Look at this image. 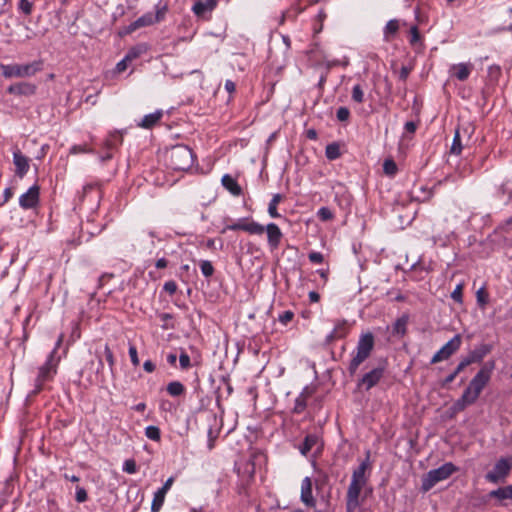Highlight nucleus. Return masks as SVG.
Here are the masks:
<instances>
[{"label": "nucleus", "mask_w": 512, "mask_h": 512, "mask_svg": "<svg viewBox=\"0 0 512 512\" xmlns=\"http://www.w3.org/2000/svg\"><path fill=\"white\" fill-rule=\"evenodd\" d=\"M495 369V361L490 360L487 361L481 369L477 372V374L471 379L466 389L463 391L462 396L457 399L451 410L454 413L462 412L466 409V407L474 404L479 398L482 390L489 383L491 374Z\"/></svg>", "instance_id": "nucleus-1"}, {"label": "nucleus", "mask_w": 512, "mask_h": 512, "mask_svg": "<svg viewBox=\"0 0 512 512\" xmlns=\"http://www.w3.org/2000/svg\"><path fill=\"white\" fill-rule=\"evenodd\" d=\"M371 468L370 451H366V457L353 471L351 482L346 493V512H355L360 506V493L368 482L366 471Z\"/></svg>", "instance_id": "nucleus-2"}, {"label": "nucleus", "mask_w": 512, "mask_h": 512, "mask_svg": "<svg viewBox=\"0 0 512 512\" xmlns=\"http://www.w3.org/2000/svg\"><path fill=\"white\" fill-rule=\"evenodd\" d=\"M165 162L174 171H187L194 162L193 152L186 145H175L165 152Z\"/></svg>", "instance_id": "nucleus-3"}, {"label": "nucleus", "mask_w": 512, "mask_h": 512, "mask_svg": "<svg viewBox=\"0 0 512 512\" xmlns=\"http://www.w3.org/2000/svg\"><path fill=\"white\" fill-rule=\"evenodd\" d=\"M374 345L375 339L371 332L364 333L359 337L356 353L353 355L347 367L350 376H354L359 366L371 356Z\"/></svg>", "instance_id": "nucleus-4"}, {"label": "nucleus", "mask_w": 512, "mask_h": 512, "mask_svg": "<svg viewBox=\"0 0 512 512\" xmlns=\"http://www.w3.org/2000/svg\"><path fill=\"white\" fill-rule=\"evenodd\" d=\"M458 468L451 462H447L437 469L430 470L422 477L421 491L428 492L437 483L448 479Z\"/></svg>", "instance_id": "nucleus-5"}, {"label": "nucleus", "mask_w": 512, "mask_h": 512, "mask_svg": "<svg viewBox=\"0 0 512 512\" xmlns=\"http://www.w3.org/2000/svg\"><path fill=\"white\" fill-rule=\"evenodd\" d=\"M0 69L5 78L31 77L43 69V61L36 60L28 64H0Z\"/></svg>", "instance_id": "nucleus-6"}, {"label": "nucleus", "mask_w": 512, "mask_h": 512, "mask_svg": "<svg viewBox=\"0 0 512 512\" xmlns=\"http://www.w3.org/2000/svg\"><path fill=\"white\" fill-rule=\"evenodd\" d=\"M58 360L55 358V350H53L46 362L38 368V374L35 378V388L31 392L32 395H37L42 391L45 382L53 379L57 372Z\"/></svg>", "instance_id": "nucleus-7"}, {"label": "nucleus", "mask_w": 512, "mask_h": 512, "mask_svg": "<svg viewBox=\"0 0 512 512\" xmlns=\"http://www.w3.org/2000/svg\"><path fill=\"white\" fill-rule=\"evenodd\" d=\"M165 10H166L165 7H163V8L157 7V10H156L155 14H153L151 12L144 14L143 16L139 17L134 22L130 23L125 28V32L127 34H130V33L134 32L135 30H137L139 28L150 26V25H152V24H154L156 22H159L160 20L163 19L164 14H165Z\"/></svg>", "instance_id": "nucleus-8"}, {"label": "nucleus", "mask_w": 512, "mask_h": 512, "mask_svg": "<svg viewBox=\"0 0 512 512\" xmlns=\"http://www.w3.org/2000/svg\"><path fill=\"white\" fill-rule=\"evenodd\" d=\"M512 469V463L508 458H500L493 469L485 475V479L491 483L497 484L503 482Z\"/></svg>", "instance_id": "nucleus-9"}, {"label": "nucleus", "mask_w": 512, "mask_h": 512, "mask_svg": "<svg viewBox=\"0 0 512 512\" xmlns=\"http://www.w3.org/2000/svg\"><path fill=\"white\" fill-rule=\"evenodd\" d=\"M462 344V337L460 334H456L451 340H449L440 350H438L432 357L430 363L436 364L438 362L449 359L454 353H456Z\"/></svg>", "instance_id": "nucleus-10"}, {"label": "nucleus", "mask_w": 512, "mask_h": 512, "mask_svg": "<svg viewBox=\"0 0 512 512\" xmlns=\"http://www.w3.org/2000/svg\"><path fill=\"white\" fill-rule=\"evenodd\" d=\"M384 373L385 367L382 365L371 369L370 371L363 374L361 378L358 379L357 388L369 391L380 382V380L384 376Z\"/></svg>", "instance_id": "nucleus-11"}, {"label": "nucleus", "mask_w": 512, "mask_h": 512, "mask_svg": "<svg viewBox=\"0 0 512 512\" xmlns=\"http://www.w3.org/2000/svg\"><path fill=\"white\" fill-rule=\"evenodd\" d=\"M226 230H242L252 235H262L264 233V226L251 220L249 221L247 218L241 219L238 222L227 225L223 230L224 233Z\"/></svg>", "instance_id": "nucleus-12"}, {"label": "nucleus", "mask_w": 512, "mask_h": 512, "mask_svg": "<svg viewBox=\"0 0 512 512\" xmlns=\"http://www.w3.org/2000/svg\"><path fill=\"white\" fill-rule=\"evenodd\" d=\"M40 188L38 185H33L27 192L22 194L19 198V205L23 209H32L39 204Z\"/></svg>", "instance_id": "nucleus-13"}, {"label": "nucleus", "mask_w": 512, "mask_h": 512, "mask_svg": "<svg viewBox=\"0 0 512 512\" xmlns=\"http://www.w3.org/2000/svg\"><path fill=\"white\" fill-rule=\"evenodd\" d=\"M492 349L493 346L491 344H480L474 350L470 351L464 359L469 365L473 363H480L483 358L492 351Z\"/></svg>", "instance_id": "nucleus-14"}, {"label": "nucleus", "mask_w": 512, "mask_h": 512, "mask_svg": "<svg viewBox=\"0 0 512 512\" xmlns=\"http://www.w3.org/2000/svg\"><path fill=\"white\" fill-rule=\"evenodd\" d=\"M264 231L267 232V240L270 248L272 250L277 249L283 237L280 228L275 223H269L264 227Z\"/></svg>", "instance_id": "nucleus-15"}, {"label": "nucleus", "mask_w": 512, "mask_h": 512, "mask_svg": "<svg viewBox=\"0 0 512 512\" xmlns=\"http://www.w3.org/2000/svg\"><path fill=\"white\" fill-rule=\"evenodd\" d=\"M301 501L307 507H315L316 501L312 494V480L310 477H305L301 483Z\"/></svg>", "instance_id": "nucleus-16"}, {"label": "nucleus", "mask_w": 512, "mask_h": 512, "mask_svg": "<svg viewBox=\"0 0 512 512\" xmlns=\"http://www.w3.org/2000/svg\"><path fill=\"white\" fill-rule=\"evenodd\" d=\"M13 163L15 174L22 178L29 170V159L18 150L13 153Z\"/></svg>", "instance_id": "nucleus-17"}, {"label": "nucleus", "mask_w": 512, "mask_h": 512, "mask_svg": "<svg viewBox=\"0 0 512 512\" xmlns=\"http://www.w3.org/2000/svg\"><path fill=\"white\" fill-rule=\"evenodd\" d=\"M35 91H36V86L34 84L27 83V82L13 84L7 88V92L9 94H14V95L30 96V95H33L35 93Z\"/></svg>", "instance_id": "nucleus-18"}, {"label": "nucleus", "mask_w": 512, "mask_h": 512, "mask_svg": "<svg viewBox=\"0 0 512 512\" xmlns=\"http://www.w3.org/2000/svg\"><path fill=\"white\" fill-rule=\"evenodd\" d=\"M488 497L496 499L503 506L504 500H512V484L490 491Z\"/></svg>", "instance_id": "nucleus-19"}, {"label": "nucleus", "mask_w": 512, "mask_h": 512, "mask_svg": "<svg viewBox=\"0 0 512 512\" xmlns=\"http://www.w3.org/2000/svg\"><path fill=\"white\" fill-rule=\"evenodd\" d=\"M221 183L223 187L228 190L233 196H240L242 194V188L237 183L236 179L233 178L229 174H225L222 179Z\"/></svg>", "instance_id": "nucleus-20"}, {"label": "nucleus", "mask_w": 512, "mask_h": 512, "mask_svg": "<svg viewBox=\"0 0 512 512\" xmlns=\"http://www.w3.org/2000/svg\"><path fill=\"white\" fill-rule=\"evenodd\" d=\"M162 116V110H157L154 113L147 114L143 117L141 122L138 123V126L144 129H151L161 120Z\"/></svg>", "instance_id": "nucleus-21"}, {"label": "nucleus", "mask_w": 512, "mask_h": 512, "mask_svg": "<svg viewBox=\"0 0 512 512\" xmlns=\"http://www.w3.org/2000/svg\"><path fill=\"white\" fill-rule=\"evenodd\" d=\"M473 66L471 64L460 63L457 65H453L451 71L453 76H455L460 81H465L472 70Z\"/></svg>", "instance_id": "nucleus-22"}, {"label": "nucleus", "mask_w": 512, "mask_h": 512, "mask_svg": "<svg viewBox=\"0 0 512 512\" xmlns=\"http://www.w3.org/2000/svg\"><path fill=\"white\" fill-rule=\"evenodd\" d=\"M217 5V0L197 1L192 7V11L197 16H202L207 11H212Z\"/></svg>", "instance_id": "nucleus-23"}, {"label": "nucleus", "mask_w": 512, "mask_h": 512, "mask_svg": "<svg viewBox=\"0 0 512 512\" xmlns=\"http://www.w3.org/2000/svg\"><path fill=\"white\" fill-rule=\"evenodd\" d=\"M409 322V315L403 314L393 324V334L403 337L407 332V324Z\"/></svg>", "instance_id": "nucleus-24"}, {"label": "nucleus", "mask_w": 512, "mask_h": 512, "mask_svg": "<svg viewBox=\"0 0 512 512\" xmlns=\"http://www.w3.org/2000/svg\"><path fill=\"white\" fill-rule=\"evenodd\" d=\"M399 30V21L396 19H392L387 22L385 28H384V40L386 42H390L395 35L397 34Z\"/></svg>", "instance_id": "nucleus-25"}, {"label": "nucleus", "mask_w": 512, "mask_h": 512, "mask_svg": "<svg viewBox=\"0 0 512 512\" xmlns=\"http://www.w3.org/2000/svg\"><path fill=\"white\" fill-rule=\"evenodd\" d=\"M318 442V436L315 435V434H308L302 445L299 447V450L301 452L302 455L306 456L310 451L311 449L317 444Z\"/></svg>", "instance_id": "nucleus-26"}, {"label": "nucleus", "mask_w": 512, "mask_h": 512, "mask_svg": "<svg viewBox=\"0 0 512 512\" xmlns=\"http://www.w3.org/2000/svg\"><path fill=\"white\" fill-rule=\"evenodd\" d=\"M167 393L172 397H178L185 393V386L180 381H172L166 387Z\"/></svg>", "instance_id": "nucleus-27"}, {"label": "nucleus", "mask_w": 512, "mask_h": 512, "mask_svg": "<svg viewBox=\"0 0 512 512\" xmlns=\"http://www.w3.org/2000/svg\"><path fill=\"white\" fill-rule=\"evenodd\" d=\"M167 492L164 491V489H158L155 494L154 498L151 504V511L152 512H159L161 507L163 506L165 496Z\"/></svg>", "instance_id": "nucleus-28"}, {"label": "nucleus", "mask_w": 512, "mask_h": 512, "mask_svg": "<svg viewBox=\"0 0 512 512\" xmlns=\"http://www.w3.org/2000/svg\"><path fill=\"white\" fill-rule=\"evenodd\" d=\"M147 52V46L144 44H140L132 47L127 54L125 55L126 60L130 62L140 57L142 54Z\"/></svg>", "instance_id": "nucleus-29"}, {"label": "nucleus", "mask_w": 512, "mask_h": 512, "mask_svg": "<svg viewBox=\"0 0 512 512\" xmlns=\"http://www.w3.org/2000/svg\"><path fill=\"white\" fill-rule=\"evenodd\" d=\"M282 199L283 196L279 193L273 195L268 206V213L272 218L280 217V214L277 211V205L282 201Z\"/></svg>", "instance_id": "nucleus-30"}, {"label": "nucleus", "mask_w": 512, "mask_h": 512, "mask_svg": "<svg viewBox=\"0 0 512 512\" xmlns=\"http://www.w3.org/2000/svg\"><path fill=\"white\" fill-rule=\"evenodd\" d=\"M325 155L329 160H335L340 157V146L337 143H331L326 146Z\"/></svg>", "instance_id": "nucleus-31"}, {"label": "nucleus", "mask_w": 512, "mask_h": 512, "mask_svg": "<svg viewBox=\"0 0 512 512\" xmlns=\"http://www.w3.org/2000/svg\"><path fill=\"white\" fill-rule=\"evenodd\" d=\"M462 149H463V145L461 142L460 131H459V129H456L450 152L455 155H460L462 152Z\"/></svg>", "instance_id": "nucleus-32"}, {"label": "nucleus", "mask_w": 512, "mask_h": 512, "mask_svg": "<svg viewBox=\"0 0 512 512\" xmlns=\"http://www.w3.org/2000/svg\"><path fill=\"white\" fill-rule=\"evenodd\" d=\"M145 435L147 438L153 441H160L161 439V432L160 429L157 426H148L145 429Z\"/></svg>", "instance_id": "nucleus-33"}, {"label": "nucleus", "mask_w": 512, "mask_h": 512, "mask_svg": "<svg viewBox=\"0 0 512 512\" xmlns=\"http://www.w3.org/2000/svg\"><path fill=\"white\" fill-rule=\"evenodd\" d=\"M476 299H477L478 305L481 308H484L487 305L489 295L484 287H481L480 289L477 290Z\"/></svg>", "instance_id": "nucleus-34"}, {"label": "nucleus", "mask_w": 512, "mask_h": 512, "mask_svg": "<svg viewBox=\"0 0 512 512\" xmlns=\"http://www.w3.org/2000/svg\"><path fill=\"white\" fill-rule=\"evenodd\" d=\"M351 97L352 100L358 104L364 102V91L360 84L354 85Z\"/></svg>", "instance_id": "nucleus-35"}, {"label": "nucleus", "mask_w": 512, "mask_h": 512, "mask_svg": "<svg viewBox=\"0 0 512 512\" xmlns=\"http://www.w3.org/2000/svg\"><path fill=\"white\" fill-rule=\"evenodd\" d=\"M333 330L336 332V334H338V336H340L341 338H344L349 332V327H348L347 321L346 320L338 321Z\"/></svg>", "instance_id": "nucleus-36"}, {"label": "nucleus", "mask_w": 512, "mask_h": 512, "mask_svg": "<svg viewBox=\"0 0 512 512\" xmlns=\"http://www.w3.org/2000/svg\"><path fill=\"white\" fill-rule=\"evenodd\" d=\"M383 171L388 176H394L397 172V165L392 159H386L383 163Z\"/></svg>", "instance_id": "nucleus-37"}, {"label": "nucleus", "mask_w": 512, "mask_h": 512, "mask_svg": "<svg viewBox=\"0 0 512 512\" xmlns=\"http://www.w3.org/2000/svg\"><path fill=\"white\" fill-rule=\"evenodd\" d=\"M200 269H201L202 274L206 278L211 277L214 274V271H215L212 263L210 261H208V260L200 261Z\"/></svg>", "instance_id": "nucleus-38"}, {"label": "nucleus", "mask_w": 512, "mask_h": 512, "mask_svg": "<svg viewBox=\"0 0 512 512\" xmlns=\"http://www.w3.org/2000/svg\"><path fill=\"white\" fill-rule=\"evenodd\" d=\"M307 407V399L298 396L295 400V405L293 407V413L301 414Z\"/></svg>", "instance_id": "nucleus-39"}, {"label": "nucleus", "mask_w": 512, "mask_h": 512, "mask_svg": "<svg viewBox=\"0 0 512 512\" xmlns=\"http://www.w3.org/2000/svg\"><path fill=\"white\" fill-rule=\"evenodd\" d=\"M317 215L322 221H329L334 218V213L328 207H321L318 210Z\"/></svg>", "instance_id": "nucleus-40"}, {"label": "nucleus", "mask_w": 512, "mask_h": 512, "mask_svg": "<svg viewBox=\"0 0 512 512\" xmlns=\"http://www.w3.org/2000/svg\"><path fill=\"white\" fill-rule=\"evenodd\" d=\"M18 8L25 15H30L32 13L33 4L29 0H19Z\"/></svg>", "instance_id": "nucleus-41"}, {"label": "nucleus", "mask_w": 512, "mask_h": 512, "mask_svg": "<svg viewBox=\"0 0 512 512\" xmlns=\"http://www.w3.org/2000/svg\"><path fill=\"white\" fill-rule=\"evenodd\" d=\"M104 354H105L106 360H107V362L109 364L110 370L113 371V368H114V365H115V358H114L113 352L110 349L108 344H106L105 347H104Z\"/></svg>", "instance_id": "nucleus-42"}, {"label": "nucleus", "mask_w": 512, "mask_h": 512, "mask_svg": "<svg viewBox=\"0 0 512 512\" xmlns=\"http://www.w3.org/2000/svg\"><path fill=\"white\" fill-rule=\"evenodd\" d=\"M336 117L339 121H347L350 117V111L347 107H339L336 112Z\"/></svg>", "instance_id": "nucleus-43"}, {"label": "nucleus", "mask_w": 512, "mask_h": 512, "mask_svg": "<svg viewBox=\"0 0 512 512\" xmlns=\"http://www.w3.org/2000/svg\"><path fill=\"white\" fill-rule=\"evenodd\" d=\"M179 363H180V367L183 369V370H186L188 368L191 367V360H190V357L187 353L185 352H182L179 356Z\"/></svg>", "instance_id": "nucleus-44"}, {"label": "nucleus", "mask_w": 512, "mask_h": 512, "mask_svg": "<svg viewBox=\"0 0 512 512\" xmlns=\"http://www.w3.org/2000/svg\"><path fill=\"white\" fill-rule=\"evenodd\" d=\"M87 498H88L87 491L83 487L77 486L76 494H75L76 501L78 503H83L87 500Z\"/></svg>", "instance_id": "nucleus-45"}, {"label": "nucleus", "mask_w": 512, "mask_h": 512, "mask_svg": "<svg viewBox=\"0 0 512 512\" xmlns=\"http://www.w3.org/2000/svg\"><path fill=\"white\" fill-rule=\"evenodd\" d=\"M123 471L134 474L137 471L136 462L133 459H128L124 462Z\"/></svg>", "instance_id": "nucleus-46"}, {"label": "nucleus", "mask_w": 512, "mask_h": 512, "mask_svg": "<svg viewBox=\"0 0 512 512\" xmlns=\"http://www.w3.org/2000/svg\"><path fill=\"white\" fill-rule=\"evenodd\" d=\"M462 291H463V285L462 284L457 285L456 288L454 289V291L451 293V298L457 303H462V301H463Z\"/></svg>", "instance_id": "nucleus-47"}, {"label": "nucleus", "mask_w": 512, "mask_h": 512, "mask_svg": "<svg viewBox=\"0 0 512 512\" xmlns=\"http://www.w3.org/2000/svg\"><path fill=\"white\" fill-rule=\"evenodd\" d=\"M218 438V431H214L212 427L208 429V448L212 450L215 445V440Z\"/></svg>", "instance_id": "nucleus-48"}, {"label": "nucleus", "mask_w": 512, "mask_h": 512, "mask_svg": "<svg viewBox=\"0 0 512 512\" xmlns=\"http://www.w3.org/2000/svg\"><path fill=\"white\" fill-rule=\"evenodd\" d=\"M293 317H294V313L290 310H286L279 315L278 320L282 324L287 325L290 321H292Z\"/></svg>", "instance_id": "nucleus-49"}, {"label": "nucleus", "mask_w": 512, "mask_h": 512, "mask_svg": "<svg viewBox=\"0 0 512 512\" xmlns=\"http://www.w3.org/2000/svg\"><path fill=\"white\" fill-rule=\"evenodd\" d=\"M310 262L314 264H321L324 261V256L320 252L312 251L308 254Z\"/></svg>", "instance_id": "nucleus-50"}, {"label": "nucleus", "mask_w": 512, "mask_h": 512, "mask_svg": "<svg viewBox=\"0 0 512 512\" xmlns=\"http://www.w3.org/2000/svg\"><path fill=\"white\" fill-rule=\"evenodd\" d=\"M410 34H411V37H410L411 45H416L418 42H420L421 36H420L419 30L416 26H413L410 29Z\"/></svg>", "instance_id": "nucleus-51"}, {"label": "nucleus", "mask_w": 512, "mask_h": 512, "mask_svg": "<svg viewBox=\"0 0 512 512\" xmlns=\"http://www.w3.org/2000/svg\"><path fill=\"white\" fill-rule=\"evenodd\" d=\"M129 356H130L132 364L134 366H138L139 365V358H138V354H137V349H136V347L133 344H131L129 346Z\"/></svg>", "instance_id": "nucleus-52"}, {"label": "nucleus", "mask_w": 512, "mask_h": 512, "mask_svg": "<svg viewBox=\"0 0 512 512\" xmlns=\"http://www.w3.org/2000/svg\"><path fill=\"white\" fill-rule=\"evenodd\" d=\"M92 152L91 149L87 147V145H74L70 149L71 154H78V153H90Z\"/></svg>", "instance_id": "nucleus-53"}, {"label": "nucleus", "mask_w": 512, "mask_h": 512, "mask_svg": "<svg viewBox=\"0 0 512 512\" xmlns=\"http://www.w3.org/2000/svg\"><path fill=\"white\" fill-rule=\"evenodd\" d=\"M163 289L170 295H173L177 290V284L173 280L167 281V282H165Z\"/></svg>", "instance_id": "nucleus-54"}, {"label": "nucleus", "mask_w": 512, "mask_h": 512, "mask_svg": "<svg viewBox=\"0 0 512 512\" xmlns=\"http://www.w3.org/2000/svg\"><path fill=\"white\" fill-rule=\"evenodd\" d=\"M90 192H97V188L95 185L88 184L83 187L82 193L79 195L80 201H83L84 197Z\"/></svg>", "instance_id": "nucleus-55"}, {"label": "nucleus", "mask_w": 512, "mask_h": 512, "mask_svg": "<svg viewBox=\"0 0 512 512\" xmlns=\"http://www.w3.org/2000/svg\"><path fill=\"white\" fill-rule=\"evenodd\" d=\"M128 62H130V61L126 60V57H124L120 62L117 63L116 68H115L116 72H118V73L124 72L127 69Z\"/></svg>", "instance_id": "nucleus-56"}, {"label": "nucleus", "mask_w": 512, "mask_h": 512, "mask_svg": "<svg viewBox=\"0 0 512 512\" xmlns=\"http://www.w3.org/2000/svg\"><path fill=\"white\" fill-rule=\"evenodd\" d=\"M314 391L315 389L313 387L306 386L299 394V396L308 400L313 395Z\"/></svg>", "instance_id": "nucleus-57"}, {"label": "nucleus", "mask_w": 512, "mask_h": 512, "mask_svg": "<svg viewBox=\"0 0 512 512\" xmlns=\"http://www.w3.org/2000/svg\"><path fill=\"white\" fill-rule=\"evenodd\" d=\"M410 72H411V68H409L407 66H402L401 69H400V72H399L400 80L406 81V79L408 78Z\"/></svg>", "instance_id": "nucleus-58"}, {"label": "nucleus", "mask_w": 512, "mask_h": 512, "mask_svg": "<svg viewBox=\"0 0 512 512\" xmlns=\"http://www.w3.org/2000/svg\"><path fill=\"white\" fill-rule=\"evenodd\" d=\"M458 375L453 371L452 373H450L441 383V386L442 387H446L447 385H449L450 383H452L455 378L457 377Z\"/></svg>", "instance_id": "nucleus-59"}, {"label": "nucleus", "mask_w": 512, "mask_h": 512, "mask_svg": "<svg viewBox=\"0 0 512 512\" xmlns=\"http://www.w3.org/2000/svg\"><path fill=\"white\" fill-rule=\"evenodd\" d=\"M103 366L104 365H103L102 359H99V361L97 363V366H96V376H95V380H94L96 383H102L103 382V380L100 379V376L98 375L99 372L103 369Z\"/></svg>", "instance_id": "nucleus-60"}, {"label": "nucleus", "mask_w": 512, "mask_h": 512, "mask_svg": "<svg viewBox=\"0 0 512 512\" xmlns=\"http://www.w3.org/2000/svg\"><path fill=\"white\" fill-rule=\"evenodd\" d=\"M469 364L466 362L464 358L461 359L454 372L459 375Z\"/></svg>", "instance_id": "nucleus-61"}, {"label": "nucleus", "mask_w": 512, "mask_h": 512, "mask_svg": "<svg viewBox=\"0 0 512 512\" xmlns=\"http://www.w3.org/2000/svg\"><path fill=\"white\" fill-rule=\"evenodd\" d=\"M143 368L146 372L152 373L154 372L156 366L151 360H146L143 364Z\"/></svg>", "instance_id": "nucleus-62"}, {"label": "nucleus", "mask_w": 512, "mask_h": 512, "mask_svg": "<svg viewBox=\"0 0 512 512\" xmlns=\"http://www.w3.org/2000/svg\"><path fill=\"white\" fill-rule=\"evenodd\" d=\"M337 339H342L334 330H332L327 336H326V343L331 344L333 341Z\"/></svg>", "instance_id": "nucleus-63"}, {"label": "nucleus", "mask_w": 512, "mask_h": 512, "mask_svg": "<svg viewBox=\"0 0 512 512\" xmlns=\"http://www.w3.org/2000/svg\"><path fill=\"white\" fill-rule=\"evenodd\" d=\"M417 129V124L413 121H408L405 124V130L409 133H414Z\"/></svg>", "instance_id": "nucleus-64"}]
</instances>
